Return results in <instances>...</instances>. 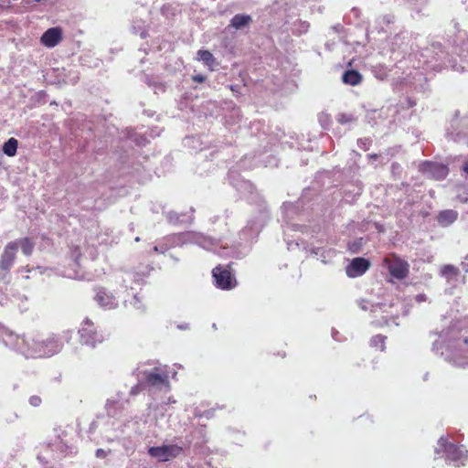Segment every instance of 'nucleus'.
Instances as JSON below:
<instances>
[{
	"mask_svg": "<svg viewBox=\"0 0 468 468\" xmlns=\"http://www.w3.org/2000/svg\"><path fill=\"white\" fill-rule=\"evenodd\" d=\"M229 184L248 199L251 204L258 207V214L251 217L247 225L239 234V241L230 247L221 244L219 239L205 235L197 231H184L167 235L163 241L167 250L185 245H197L206 250L213 251L221 257H233L242 259L250 252L252 243L258 238L260 232L270 219V213L267 204L261 195L258 192L253 184L245 180L236 170H229L228 174Z\"/></svg>",
	"mask_w": 468,
	"mask_h": 468,
	"instance_id": "obj_1",
	"label": "nucleus"
},
{
	"mask_svg": "<svg viewBox=\"0 0 468 468\" xmlns=\"http://www.w3.org/2000/svg\"><path fill=\"white\" fill-rule=\"evenodd\" d=\"M441 341H435L432 351L440 354L455 367H468V329L461 330L456 325L440 333Z\"/></svg>",
	"mask_w": 468,
	"mask_h": 468,
	"instance_id": "obj_2",
	"label": "nucleus"
},
{
	"mask_svg": "<svg viewBox=\"0 0 468 468\" xmlns=\"http://www.w3.org/2000/svg\"><path fill=\"white\" fill-rule=\"evenodd\" d=\"M421 57L425 58L428 67L435 71L443 68H451L457 72L468 71V48H452V52L446 51L442 44L434 42L423 49Z\"/></svg>",
	"mask_w": 468,
	"mask_h": 468,
	"instance_id": "obj_3",
	"label": "nucleus"
},
{
	"mask_svg": "<svg viewBox=\"0 0 468 468\" xmlns=\"http://www.w3.org/2000/svg\"><path fill=\"white\" fill-rule=\"evenodd\" d=\"M435 459H443L455 468L463 467L468 460V451L463 445H457L448 437L441 436L434 449Z\"/></svg>",
	"mask_w": 468,
	"mask_h": 468,
	"instance_id": "obj_4",
	"label": "nucleus"
},
{
	"mask_svg": "<svg viewBox=\"0 0 468 468\" xmlns=\"http://www.w3.org/2000/svg\"><path fill=\"white\" fill-rule=\"evenodd\" d=\"M313 190L310 188H305L303 191L302 197L295 202H284L282 210L283 213V219L287 225V228H292L293 230H301L303 231V229H306L304 225H302L300 223L293 222V219L295 218H303L305 206H308L307 208L310 207L308 203L311 200L310 196L312 195Z\"/></svg>",
	"mask_w": 468,
	"mask_h": 468,
	"instance_id": "obj_5",
	"label": "nucleus"
},
{
	"mask_svg": "<svg viewBox=\"0 0 468 468\" xmlns=\"http://www.w3.org/2000/svg\"><path fill=\"white\" fill-rule=\"evenodd\" d=\"M5 340L8 349L27 359L37 358V333L18 335L13 332Z\"/></svg>",
	"mask_w": 468,
	"mask_h": 468,
	"instance_id": "obj_6",
	"label": "nucleus"
},
{
	"mask_svg": "<svg viewBox=\"0 0 468 468\" xmlns=\"http://www.w3.org/2000/svg\"><path fill=\"white\" fill-rule=\"evenodd\" d=\"M446 137L468 147V115L455 111L445 128Z\"/></svg>",
	"mask_w": 468,
	"mask_h": 468,
	"instance_id": "obj_7",
	"label": "nucleus"
},
{
	"mask_svg": "<svg viewBox=\"0 0 468 468\" xmlns=\"http://www.w3.org/2000/svg\"><path fill=\"white\" fill-rule=\"evenodd\" d=\"M37 358H44L59 353L63 348V343L56 335H45L37 333Z\"/></svg>",
	"mask_w": 468,
	"mask_h": 468,
	"instance_id": "obj_8",
	"label": "nucleus"
},
{
	"mask_svg": "<svg viewBox=\"0 0 468 468\" xmlns=\"http://www.w3.org/2000/svg\"><path fill=\"white\" fill-rule=\"evenodd\" d=\"M133 375L135 378H140L145 388H162L168 386V376L165 373L158 372L156 367L149 371L138 367L133 370Z\"/></svg>",
	"mask_w": 468,
	"mask_h": 468,
	"instance_id": "obj_9",
	"label": "nucleus"
},
{
	"mask_svg": "<svg viewBox=\"0 0 468 468\" xmlns=\"http://www.w3.org/2000/svg\"><path fill=\"white\" fill-rule=\"evenodd\" d=\"M214 285L222 291H230L238 286L235 275L230 271L229 265H218L212 270Z\"/></svg>",
	"mask_w": 468,
	"mask_h": 468,
	"instance_id": "obj_10",
	"label": "nucleus"
},
{
	"mask_svg": "<svg viewBox=\"0 0 468 468\" xmlns=\"http://www.w3.org/2000/svg\"><path fill=\"white\" fill-rule=\"evenodd\" d=\"M79 335L80 343L92 348L103 341L102 335L97 332L94 324L89 318L82 322Z\"/></svg>",
	"mask_w": 468,
	"mask_h": 468,
	"instance_id": "obj_11",
	"label": "nucleus"
},
{
	"mask_svg": "<svg viewBox=\"0 0 468 468\" xmlns=\"http://www.w3.org/2000/svg\"><path fill=\"white\" fill-rule=\"evenodd\" d=\"M183 452V448L177 444H164L162 446H153L148 449V454L155 458L158 462H167L177 456Z\"/></svg>",
	"mask_w": 468,
	"mask_h": 468,
	"instance_id": "obj_12",
	"label": "nucleus"
},
{
	"mask_svg": "<svg viewBox=\"0 0 468 468\" xmlns=\"http://www.w3.org/2000/svg\"><path fill=\"white\" fill-rule=\"evenodd\" d=\"M384 263L390 275L398 280H403L409 274V263L396 255L387 257Z\"/></svg>",
	"mask_w": 468,
	"mask_h": 468,
	"instance_id": "obj_13",
	"label": "nucleus"
},
{
	"mask_svg": "<svg viewBox=\"0 0 468 468\" xmlns=\"http://www.w3.org/2000/svg\"><path fill=\"white\" fill-rule=\"evenodd\" d=\"M420 171L424 176L435 180H442L449 174V168L446 165L431 161L422 162L420 165Z\"/></svg>",
	"mask_w": 468,
	"mask_h": 468,
	"instance_id": "obj_14",
	"label": "nucleus"
},
{
	"mask_svg": "<svg viewBox=\"0 0 468 468\" xmlns=\"http://www.w3.org/2000/svg\"><path fill=\"white\" fill-rule=\"evenodd\" d=\"M129 400L125 399L124 393L118 391L115 396L106 400L105 410L109 417L116 418L124 410Z\"/></svg>",
	"mask_w": 468,
	"mask_h": 468,
	"instance_id": "obj_15",
	"label": "nucleus"
},
{
	"mask_svg": "<svg viewBox=\"0 0 468 468\" xmlns=\"http://www.w3.org/2000/svg\"><path fill=\"white\" fill-rule=\"evenodd\" d=\"M370 267V261L363 257L353 259L346 267V273L349 278L362 276Z\"/></svg>",
	"mask_w": 468,
	"mask_h": 468,
	"instance_id": "obj_16",
	"label": "nucleus"
},
{
	"mask_svg": "<svg viewBox=\"0 0 468 468\" xmlns=\"http://www.w3.org/2000/svg\"><path fill=\"white\" fill-rule=\"evenodd\" d=\"M410 36L408 31H400L396 34L389 41L390 49L394 52L405 55L410 47Z\"/></svg>",
	"mask_w": 468,
	"mask_h": 468,
	"instance_id": "obj_17",
	"label": "nucleus"
},
{
	"mask_svg": "<svg viewBox=\"0 0 468 468\" xmlns=\"http://www.w3.org/2000/svg\"><path fill=\"white\" fill-rule=\"evenodd\" d=\"M17 253V242H8L0 256V268L11 270Z\"/></svg>",
	"mask_w": 468,
	"mask_h": 468,
	"instance_id": "obj_18",
	"label": "nucleus"
},
{
	"mask_svg": "<svg viewBox=\"0 0 468 468\" xmlns=\"http://www.w3.org/2000/svg\"><path fill=\"white\" fill-rule=\"evenodd\" d=\"M94 300L103 309L111 310L114 309L118 305L114 295L103 287L96 289Z\"/></svg>",
	"mask_w": 468,
	"mask_h": 468,
	"instance_id": "obj_19",
	"label": "nucleus"
},
{
	"mask_svg": "<svg viewBox=\"0 0 468 468\" xmlns=\"http://www.w3.org/2000/svg\"><path fill=\"white\" fill-rule=\"evenodd\" d=\"M62 39V29L54 27L47 29L40 37V42L47 48L56 47Z\"/></svg>",
	"mask_w": 468,
	"mask_h": 468,
	"instance_id": "obj_20",
	"label": "nucleus"
},
{
	"mask_svg": "<svg viewBox=\"0 0 468 468\" xmlns=\"http://www.w3.org/2000/svg\"><path fill=\"white\" fill-rule=\"evenodd\" d=\"M308 251L311 255L316 257V259L321 261V262L324 264L331 263L334 257L335 256V250L326 249L324 247L312 246Z\"/></svg>",
	"mask_w": 468,
	"mask_h": 468,
	"instance_id": "obj_21",
	"label": "nucleus"
},
{
	"mask_svg": "<svg viewBox=\"0 0 468 468\" xmlns=\"http://www.w3.org/2000/svg\"><path fill=\"white\" fill-rule=\"evenodd\" d=\"M122 286L133 290V284L141 286L144 281V275L135 271H125L122 276Z\"/></svg>",
	"mask_w": 468,
	"mask_h": 468,
	"instance_id": "obj_22",
	"label": "nucleus"
},
{
	"mask_svg": "<svg viewBox=\"0 0 468 468\" xmlns=\"http://www.w3.org/2000/svg\"><path fill=\"white\" fill-rule=\"evenodd\" d=\"M440 274L444 278L447 283L455 285L459 280L460 270L452 264H445L440 270Z\"/></svg>",
	"mask_w": 468,
	"mask_h": 468,
	"instance_id": "obj_23",
	"label": "nucleus"
},
{
	"mask_svg": "<svg viewBox=\"0 0 468 468\" xmlns=\"http://www.w3.org/2000/svg\"><path fill=\"white\" fill-rule=\"evenodd\" d=\"M167 221L172 225L192 224L194 217L187 213H177L176 211L165 212Z\"/></svg>",
	"mask_w": 468,
	"mask_h": 468,
	"instance_id": "obj_24",
	"label": "nucleus"
},
{
	"mask_svg": "<svg viewBox=\"0 0 468 468\" xmlns=\"http://www.w3.org/2000/svg\"><path fill=\"white\" fill-rule=\"evenodd\" d=\"M251 22V16L247 14H237L230 19L229 27H232L236 30H241L249 27Z\"/></svg>",
	"mask_w": 468,
	"mask_h": 468,
	"instance_id": "obj_25",
	"label": "nucleus"
},
{
	"mask_svg": "<svg viewBox=\"0 0 468 468\" xmlns=\"http://www.w3.org/2000/svg\"><path fill=\"white\" fill-rule=\"evenodd\" d=\"M458 218V212L453 209L442 210L437 217V221L440 226L446 228L451 226Z\"/></svg>",
	"mask_w": 468,
	"mask_h": 468,
	"instance_id": "obj_26",
	"label": "nucleus"
},
{
	"mask_svg": "<svg viewBox=\"0 0 468 468\" xmlns=\"http://www.w3.org/2000/svg\"><path fill=\"white\" fill-rule=\"evenodd\" d=\"M342 81L346 85L356 86L362 81V75L358 70L349 69L343 72Z\"/></svg>",
	"mask_w": 468,
	"mask_h": 468,
	"instance_id": "obj_27",
	"label": "nucleus"
},
{
	"mask_svg": "<svg viewBox=\"0 0 468 468\" xmlns=\"http://www.w3.org/2000/svg\"><path fill=\"white\" fill-rule=\"evenodd\" d=\"M408 7L419 16H427L424 12L429 0H406Z\"/></svg>",
	"mask_w": 468,
	"mask_h": 468,
	"instance_id": "obj_28",
	"label": "nucleus"
},
{
	"mask_svg": "<svg viewBox=\"0 0 468 468\" xmlns=\"http://www.w3.org/2000/svg\"><path fill=\"white\" fill-rule=\"evenodd\" d=\"M197 59L202 61L203 64L210 69L215 65L216 59L213 54L207 49H200L197 53Z\"/></svg>",
	"mask_w": 468,
	"mask_h": 468,
	"instance_id": "obj_29",
	"label": "nucleus"
},
{
	"mask_svg": "<svg viewBox=\"0 0 468 468\" xmlns=\"http://www.w3.org/2000/svg\"><path fill=\"white\" fill-rule=\"evenodd\" d=\"M17 147H18L17 140L14 137H11L4 143L2 151L5 155H7L9 157H13L16 154Z\"/></svg>",
	"mask_w": 468,
	"mask_h": 468,
	"instance_id": "obj_30",
	"label": "nucleus"
},
{
	"mask_svg": "<svg viewBox=\"0 0 468 468\" xmlns=\"http://www.w3.org/2000/svg\"><path fill=\"white\" fill-rule=\"evenodd\" d=\"M13 242H17V249L20 247L23 254L26 256H30L32 254L35 243L29 238L26 237L23 239H18Z\"/></svg>",
	"mask_w": 468,
	"mask_h": 468,
	"instance_id": "obj_31",
	"label": "nucleus"
},
{
	"mask_svg": "<svg viewBox=\"0 0 468 468\" xmlns=\"http://www.w3.org/2000/svg\"><path fill=\"white\" fill-rule=\"evenodd\" d=\"M12 276L9 270L0 268V293L6 292L11 282Z\"/></svg>",
	"mask_w": 468,
	"mask_h": 468,
	"instance_id": "obj_32",
	"label": "nucleus"
},
{
	"mask_svg": "<svg viewBox=\"0 0 468 468\" xmlns=\"http://www.w3.org/2000/svg\"><path fill=\"white\" fill-rule=\"evenodd\" d=\"M357 304L363 311H370L371 313H376L378 310H381L383 307V303H373L366 299H359L357 301Z\"/></svg>",
	"mask_w": 468,
	"mask_h": 468,
	"instance_id": "obj_33",
	"label": "nucleus"
},
{
	"mask_svg": "<svg viewBox=\"0 0 468 468\" xmlns=\"http://www.w3.org/2000/svg\"><path fill=\"white\" fill-rule=\"evenodd\" d=\"M54 451L55 450L48 444L44 448L43 452L37 454V459L41 464L46 465L49 463L50 459H54Z\"/></svg>",
	"mask_w": 468,
	"mask_h": 468,
	"instance_id": "obj_34",
	"label": "nucleus"
},
{
	"mask_svg": "<svg viewBox=\"0 0 468 468\" xmlns=\"http://www.w3.org/2000/svg\"><path fill=\"white\" fill-rule=\"evenodd\" d=\"M291 29L293 34L302 35L308 31L309 23L306 21L296 20L292 24Z\"/></svg>",
	"mask_w": 468,
	"mask_h": 468,
	"instance_id": "obj_35",
	"label": "nucleus"
},
{
	"mask_svg": "<svg viewBox=\"0 0 468 468\" xmlns=\"http://www.w3.org/2000/svg\"><path fill=\"white\" fill-rule=\"evenodd\" d=\"M386 338L387 337L383 335H376L371 337V339L369 341V346L371 347L379 349L380 351H384L386 348V346H385Z\"/></svg>",
	"mask_w": 468,
	"mask_h": 468,
	"instance_id": "obj_36",
	"label": "nucleus"
},
{
	"mask_svg": "<svg viewBox=\"0 0 468 468\" xmlns=\"http://www.w3.org/2000/svg\"><path fill=\"white\" fill-rule=\"evenodd\" d=\"M49 445L51 446L52 449H54L55 447L56 450L58 451V452L54 453V459H60L61 457L67 455L68 451L69 450V447L62 441H58V442Z\"/></svg>",
	"mask_w": 468,
	"mask_h": 468,
	"instance_id": "obj_37",
	"label": "nucleus"
},
{
	"mask_svg": "<svg viewBox=\"0 0 468 468\" xmlns=\"http://www.w3.org/2000/svg\"><path fill=\"white\" fill-rule=\"evenodd\" d=\"M374 76L379 80H384L388 78V69L387 67H384V66H377L373 69L372 70Z\"/></svg>",
	"mask_w": 468,
	"mask_h": 468,
	"instance_id": "obj_38",
	"label": "nucleus"
},
{
	"mask_svg": "<svg viewBox=\"0 0 468 468\" xmlns=\"http://www.w3.org/2000/svg\"><path fill=\"white\" fill-rule=\"evenodd\" d=\"M362 245H363V239L359 238V239H356L352 241H349L347 243V249L352 253H358V252H360Z\"/></svg>",
	"mask_w": 468,
	"mask_h": 468,
	"instance_id": "obj_39",
	"label": "nucleus"
},
{
	"mask_svg": "<svg viewBox=\"0 0 468 468\" xmlns=\"http://www.w3.org/2000/svg\"><path fill=\"white\" fill-rule=\"evenodd\" d=\"M350 187H352V189H349L347 187H346L344 189V194L346 197H347L348 194L352 195L353 197H358L361 195L362 186L360 183L357 182L356 185H351Z\"/></svg>",
	"mask_w": 468,
	"mask_h": 468,
	"instance_id": "obj_40",
	"label": "nucleus"
},
{
	"mask_svg": "<svg viewBox=\"0 0 468 468\" xmlns=\"http://www.w3.org/2000/svg\"><path fill=\"white\" fill-rule=\"evenodd\" d=\"M193 436H194V438L200 439V441H197V444L201 445L202 443L206 442L207 441V439H206V426L205 425H201V426L196 428V430L193 432Z\"/></svg>",
	"mask_w": 468,
	"mask_h": 468,
	"instance_id": "obj_41",
	"label": "nucleus"
},
{
	"mask_svg": "<svg viewBox=\"0 0 468 468\" xmlns=\"http://www.w3.org/2000/svg\"><path fill=\"white\" fill-rule=\"evenodd\" d=\"M396 20V17L394 15L392 14H386V15H383L381 16H379L377 20V22L378 23L379 26H381V28H383V26H388L390 24H393Z\"/></svg>",
	"mask_w": 468,
	"mask_h": 468,
	"instance_id": "obj_42",
	"label": "nucleus"
},
{
	"mask_svg": "<svg viewBox=\"0 0 468 468\" xmlns=\"http://www.w3.org/2000/svg\"><path fill=\"white\" fill-rule=\"evenodd\" d=\"M336 120L341 124H348L354 122L356 121V118L351 113L342 112L337 115Z\"/></svg>",
	"mask_w": 468,
	"mask_h": 468,
	"instance_id": "obj_43",
	"label": "nucleus"
},
{
	"mask_svg": "<svg viewBox=\"0 0 468 468\" xmlns=\"http://www.w3.org/2000/svg\"><path fill=\"white\" fill-rule=\"evenodd\" d=\"M137 379V383L136 385H134L131 390H130V396H136L137 394H139L141 391H143L145 388V386L144 385L143 383V380H141L140 378H136Z\"/></svg>",
	"mask_w": 468,
	"mask_h": 468,
	"instance_id": "obj_44",
	"label": "nucleus"
},
{
	"mask_svg": "<svg viewBox=\"0 0 468 468\" xmlns=\"http://www.w3.org/2000/svg\"><path fill=\"white\" fill-rule=\"evenodd\" d=\"M13 331L5 327L0 324V342L6 347V338L9 335H12Z\"/></svg>",
	"mask_w": 468,
	"mask_h": 468,
	"instance_id": "obj_45",
	"label": "nucleus"
},
{
	"mask_svg": "<svg viewBox=\"0 0 468 468\" xmlns=\"http://www.w3.org/2000/svg\"><path fill=\"white\" fill-rule=\"evenodd\" d=\"M318 120H319L321 126L324 129H328L330 122H331V118H330L329 114L324 113V112L320 113L318 116Z\"/></svg>",
	"mask_w": 468,
	"mask_h": 468,
	"instance_id": "obj_46",
	"label": "nucleus"
},
{
	"mask_svg": "<svg viewBox=\"0 0 468 468\" xmlns=\"http://www.w3.org/2000/svg\"><path fill=\"white\" fill-rule=\"evenodd\" d=\"M372 144V139L369 137L366 138H359L357 140V145L359 148L363 149L364 151H367L369 147Z\"/></svg>",
	"mask_w": 468,
	"mask_h": 468,
	"instance_id": "obj_47",
	"label": "nucleus"
},
{
	"mask_svg": "<svg viewBox=\"0 0 468 468\" xmlns=\"http://www.w3.org/2000/svg\"><path fill=\"white\" fill-rule=\"evenodd\" d=\"M28 403L32 406V407H39L42 403V399L39 396L37 395H32L29 397L28 399Z\"/></svg>",
	"mask_w": 468,
	"mask_h": 468,
	"instance_id": "obj_48",
	"label": "nucleus"
},
{
	"mask_svg": "<svg viewBox=\"0 0 468 468\" xmlns=\"http://www.w3.org/2000/svg\"><path fill=\"white\" fill-rule=\"evenodd\" d=\"M248 158H249L248 156H245L244 159L239 161V168L250 169V168H252V166L255 165L256 164L262 162L261 160H259V161H255V164H253V165H247L246 162H247Z\"/></svg>",
	"mask_w": 468,
	"mask_h": 468,
	"instance_id": "obj_49",
	"label": "nucleus"
},
{
	"mask_svg": "<svg viewBox=\"0 0 468 468\" xmlns=\"http://www.w3.org/2000/svg\"><path fill=\"white\" fill-rule=\"evenodd\" d=\"M154 250L156 252L165 253L168 250H167V247H165V244L162 239L154 247Z\"/></svg>",
	"mask_w": 468,
	"mask_h": 468,
	"instance_id": "obj_50",
	"label": "nucleus"
},
{
	"mask_svg": "<svg viewBox=\"0 0 468 468\" xmlns=\"http://www.w3.org/2000/svg\"><path fill=\"white\" fill-rule=\"evenodd\" d=\"M131 303H132V304H133L136 309H138V310H142V311H144V306H143V304H142V303H141V301H140V299H139V297H138V294H137V293H134V294H133V302H132Z\"/></svg>",
	"mask_w": 468,
	"mask_h": 468,
	"instance_id": "obj_51",
	"label": "nucleus"
},
{
	"mask_svg": "<svg viewBox=\"0 0 468 468\" xmlns=\"http://www.w3.org/2000/svg\"><path fill=\"white\" fill-rule=\"evenodd\" d=\"M130 138L139 145H145L148 143V140L144 137L138 139L136 133L130 135Z\"/></svg>",
	"mask_w": 468,
	"mask_h": 468,
	"instance_id": "obj_52",
	"label": "nucleus"
},
{
	"mask_svg": "<svg viewBox=\"0 0 468 468\" xmlns=\"http://www.w3.org/2000/svg\"><path fill=\"white\" fill-rule=\"evenodd\" d=\"M133 31L135 34H139L141 38H145L148 35L147 31L140 27L137 28L135 26H133Z\"/></svg>",
	"mask_w": 468,
	"mask_h": 468,
	"instance_id": "obj_53",
	"label": "nucleus"
},
{
	"mask_svg": "<svg viewBox=\"0 0 468 468\" xmlns=\"http://www.w3.org/2000/svg\"><path fill=\"white\" fill-rule=\"evenodd\" d=\"M41 269L42 268L40 266H37L36 268H29L28 266H24V267H21L18 269V272L22 274L24 272H31V271H37V270L40 271Z\"/></svg>",
	"mask_w": 468,
	"mask_h": 468,
	"instance_id": "obj_54",
	"label": "nucleus"
},
{
	"mask_svg": "<svg viewBox=\"0 0 468 468\" xmlns=\"http://www.w3.org/2000/svg\"><path fill=\"white\" fill-rule=\"evenodd\" d=\"M214 412H215V409L213 408V409L205 410L200 416L205 417L207 419H210L214 416Z\"/></svg>",
	"mask_w": 468,
	"mask_h": 468,
	"instance_id": "obj_55",
	"label": "nucleus"
},
{
	"mask_svg": "<svg viewBox=\"0 0 468 468\" xmlns=\"http://www.w3.org/2000/svg\"><path fill=\"white\" fill-rule=\"evenodd\" d=\"M95 456L100 459H103L107 456V452L103 449H97L95 452Z\"/></svg>",
	"mask_w": 468,
	"mask_h": 468,
	"instance_id": "obj_56",
	"label": "nucleus"
},
{
	"mask_svg": "<svg viewBox=\"0 0 468 468\" xmlns=\"http://www.w3.org/2000/svg\"><path fill=\"white\" fill-rule=\"evenodd\" d=\"M192 80H193V81H195V82L201 83V82H204V81H205L206 77H205V76H203V75H201V74H197V75H194V76L192 77Z\"/></svg>",
	"mask_w": 468,
	"mask_h": 468,
	"instance_id": "obj_57",
	"label": "nucleus"
},
{
	"mask_svg": "<svg viewBox=\"0 0 468 468\" xmlns=\"http://www.w3.org/2000/svg\"><path fill=\"white\" fill-rule=\"evenodd\" d=\"M457 199L462 203H467L468 202V193L464 194H459L457 196Z\"/></svg>",
	"mask_w": 468,
	"mask_h": 468,
	"instance_id": "obj_58",
	"label": "nucleus"
},
{
	"mask_svg": "<svg viewBox=\"0 0 468 468\" xmlns=\"http://www.w3.org/2000/svg\"><path fill=\"white\" fill-rule=\"evenodd\" d=\"M415 300L417 303H423L427 301V296L424 293H419L415 296Z\"/></svg>",
	"mask_w": 468,
	"mask_h": 468,
	"instance_id": "obj_59",
	"label": "nucleus"
},
{
	"mask_svg": "<svg viewBox=\"0 0 468 468\" xmlns=\"http://www.w3.org/2000/svg\"><path fill=\"white\" fill-rule=\"evenodd\" d=\"M461 172L468 176V160L464 161L461 166Z\"/></svg>",
	"mask_w": 468,
	"mask_h": 468,
	"instance_id": "obj_60",
	"label": "nucleus"
},
{
	"mask_svg": "<svg viewBox=\"0 0 468 468\" xmlns=\"http://www.w3.org/2000/svg\"><path fill=\"white\" fill-rule=\"evenodd\" d=\"M18 419V415L16 413H11L10 416L6 417L5 420L8 423H12Z\"/></svg>",
	"mask_w": 468,
	"mask_h": 468,
	"instance_id": "obj_61",
	"label": "nucleus"
},
{
	"mask_svg": "<svg viewBox=\"0 0 468 468\" xmlns=\"http://www.w3.org/2000/svg\"><path fill=\"white\" fill-rule=\"evenodd\" d=\"M7 297L5 296V292H4L3 294L0 293V305L1 306H5L7 304Z\"/></svg>",
	"mask_w": 468,
	"mask_h": 468,
	"instance_id": "obj_62",
	"label": "nucleus"
},
{
	"mask_svg": "<svg viewBox=\"0 0 468 468\" xmlns=\"http://www.w3.org/2000/svg\"><path fill=\"white\" fill-rule=\"evenodd\" d=\"M268 158H270V161L268 163L263 162L265 166H268L269 165H277V161H276V158L274 156H271L270 155V156H268Z\"/></svg>",
	"mask_w": 468,
	"mask_h": 468,
	"instance_id": "obj_63",
	"label": "nucleus"
},
{
	"mask_svg": "<svg viewBox=\"0 0 468 468\" xmlns=\"http://www.w3.org/2000/svg\"><path fill=\"white\" fill-rule=\"evenodd\" d=\"M367 158L369 160L376 161L378 158V154H367Z\"/></svg>",
	"mask_w": 468,
	"mask_h": 468,
	"instance_id": "obj_64",
	"label": "nucleus"
}]
</instances>
